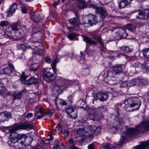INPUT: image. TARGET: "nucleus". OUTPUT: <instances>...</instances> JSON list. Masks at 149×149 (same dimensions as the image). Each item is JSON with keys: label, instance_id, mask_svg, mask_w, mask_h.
Here are the masks:
<instances>
[{"label": "nucleus", "instance_id": "nucleus-1", "mask_svg": "<svg viewBox=\"0 0 149 149\" xmlns=\"http://www.w3.org/2000/svg\"><path fill=\"white\" fill-rule=\"evenodd\" d=\"M149 130V120L144 121L141 123L136 127L130 128L121 135L120 140L121 143H123L125 139H127L130 137L135 136L139 133H143Z\"/></svg>", "mask_w": 149, "mask_h": 149}, {"label": "nucleus", "instance_id": "nucleus-2", "mask_svg": "<svg viewBox=\"0 0 149 149\" xmlns=\"http://www.w3.org/2000/svg\"><path fill=\"white\" fill-rule=\"evenodd\" d=\"M33 126L32 124L30 123H24L18 124L11 129H9V132L10 133V140L11 143H17L19 140L25 138L24 135L19 134L15 131L19 129L27 130L31 129L33 128Z\"/></svg>", "mask_w": 149, "mask_h": 149}, {"label": "nucleus", "instance_id": "nucleus-3", "mask_svg": "<svg viewBox=\"0 0 149 149\" xmlns=\"http://www.w3.org/2000/svg\"><path fill=\"white\" fill-rule=\"evenodd\" d=\"M101 131V128L94 125H87L82 128H80L76 131L77 136L81 137L82 140H84L87 138L91 137L93 134L97 135Z\"/></svg>", "mask_w": 149, "mask_h": 149}, {"label": "nucleus", "instance_id": "nucleus-4", "mask_svg": "<svg viewBox=\"0 0 149 149\" xmlns=\"http://www.w3.org/2000/svg\"><path fill=\"white\" fill-rule=\"evenodd\" d=\"M73 82L71 80L62 77L57 79L55 81L53 91L54 93H59L72 85Z\"/></svg>", "mask_w": 149, "mask_h": 149}, {"label": "nucleus", "instance_id": "nucleus-5", "mask_svg": "<svg viewBox=\"0 0 149 149\" xmlns=\"http://www.w3.org/2000/svg\"><path fill=\"white\" fill-rule=\"evenodd\" d=\"M124 103L125 104L124 108L127 111H130L131 109H129L133 107H134L133 110L138 109L141 104L140 100L138 97H135L128 98L125 101Z\"/></svg>", "mask_w": 149, "mask_h": 149}, {"label": "nucleus", "instance_id": "nucleus-6", "mask_svg": "<svg viewBox=\"0 0 149 149\" xmlns=\"http://www.w3.org/2000/svg\"><path fill=\"white\" fill-rule=\"evenodd\" d=\"M84 109L88 113V116L90 119L92 120H97L100 119L99 114L100 113L103 111L105 110V108L101 107L98 108L92 107L91 108L88 106H86L84 108Z\"/></svg>", "mask_w": 149, "mask_h": 149}, {"label": "nucleus", "instance_id": "nucleus-7", "mask_svg": "<svg viewBox=\"0 0 149 149\" xmlns=\"http://www.w3.org/2000/svg\"><path fill=\"white\" fill-rule=\"evenodd\" d=\"M69 10L73 12L76 16L79 8H84L86 7V2L84 0H71Z\"/></svg>", "mask_w": 149, "mask_h": 149}, {"label": "nucleus", "instance_id": "nucleus-8", "mask_svg": "<svg viewBox=\"0 0 149 149\" xmlns=\"http://www.w3.org/2000/svg\"><path fill=\"white\" fill-rule=\"evenodd\" d=\"M55 103L56 105L58 104H59L61 106H65V109H66L65 111L68 114L74 113V108L73 107H71L70 105H67V104L65 102L62 100L60 98H57L55 100Z\"/></svg>", "mask_w": 149, "mask_h": 149}, {"label": "nucleus", "instance_id": "nucleus-9", "mask_svg": "<svg viewBox=\"0 0 149 149\" xmlns=\"http://www.w3.org/2000/svg\"><path fill=\"white\" fill-rule=\"evenodd\" d=\"M136 18L139 19H146L149 18V10H138L135 13Z\"/></svg>", "mask_w": 149, "mask_h": 149}, {"label": "nucleus", "instance_id": "nucleus-10", "mask_svg": "<svg viewBox=\"0 0 149 149\" xmlns=\"http://www.w3.org/2000/svg\"><path fill=\"white\" fill-rule=\"evenodd\" d=\"M19 29L24 30V29H25V27L24 26L21 25L19 23H14L10 27L7 29L6 33H7L8 32V33H10V34H9V36L11 38H13L14 37V36L12 34L11 31H10V32H8L10 30H11L12 31H18Z\"/></svg>", "mask_w": 149, "mask_h": 149}, {"label": "nucleus", "instance_id": "nucleus-11", "mask_svg": "<svg viewBox=\"0 0 149 149\" xmlns=\"http://www.w3.org/2000/svg\"><path fill=\"white\" fill-rule=\"evenodd\" d=\"M42 72L44 78L46 81L50 82L55 79L56 77L55 75L49 72L47 68H44L42 70Z\"/></svg>", "mask_w": 149, "mask_h": 149}, {"label": "nucleus", "instance_id": "nucleus-12", "mask_svg": "<svg viewBox=\"0 0 149 149\" xmlns=\"http://www.w3.org/2000/svg\"><path fill=\"white\" fill-rule=\"evenodd\" d=\"M90 7L95 9L100 14V20H102L104 19L108 15L107 11L103 7H98L96 5L93 4H90Z\"/></svg>", "mask_w": 149, "mask_h": 149}, {"label": "nucleus", "instance_id": "nucleus-13", "mask_svg": "<svg viewBox=\"0 0 149 149\" xmlns=\"http://www.w3.org/2000/svg\"><path fill=\"white\" fill-rule=\"evenodd\" d=\"M13 66L10 64H5L1 67L0 73L1 74H9L14 70Z\"/></svg>", "mask_w": 149, "mask_h": 149}, {"label": "nucleus", "instance_id": "nucleus-14", "mask_svg": "<svg viewBox=\"0 0 149 149\" xmlns=\"http://www.w3.org/2000/svg\"><path fill=\"white\" fill-rule=\"evenodd\" d=\"M39 43L36 41H28L24 43L26 49H33L34 47H37L39 45Z\"/></svg>", "mask_w": 149, "mask_h": 149}, {"label": "nucleus", "instance_id": "nucleus-15", "mask_svg": "<svg viewBox=\"0 0 149 149\" xmlns=\"http://www.w3.org/2000/svg\"><path fill=\"white\" fill-rule=\"evenodd\" d=\"M39 78L38 75L31 77L28 79L26 80L25 84L28 85H35L38 83Z\"/></svg>", "mask_w": 149, "mask_h": 149}, {"label": "nucleus", "instance_id": "nucleus-16", "mask_svg": "<svg viewBox=\"0 0 149 149\" xmlns=\"http://www.w3.org/2000/svg\"><path fill=\"white\" fill-rule=\"evenodd\" d=\"M123 65H117L111 68V72L114 74L121 72L123 70Z\"/></svg>", "mask_w": 149, "mask_h": 149}, {"label": "nucleus", "instance_id": "nucleus-17", "mask_svg": "<svg viewBox=\"0 0 149 149\" xmlns=\"http://www.w3.org/2000/svg\"><path fill=\"white\" fill-rule=\"evenodd\" d=\"M87 20L91 25L95 24L98 21L97 16L92 14H89L88 15Z\"/></svg>", "mask_w": 149, "mask_h": 149}, {"label": "nucleus", "instance_id": "nucleus-18", "mask_svg": "<svg viewBox=\"0 0 149 149\" xmlns=\"http://www.w3.org/2000/svg\"><path fill=\"white\" fill-rule=\"evenodd\" d=\"M77 14L76 16V17H73L71 18L69 20V21L70 24H71L74 27L78 26L80 24V20L79 18L77 16Z\"/></svg>", "mask_w": 149, "mask_h": 149}, {"label": "nucleus", "instance_id": "nucleus-19", "mask_svg": "<svg viewBox=\"0 0 149 149\" xmlns=\"http://www.w3.org/2000/svg\"><path fill=\"white\" fill-rule=\"evenodd\" d=\"M120 147V143H114L113 145L108 143L104 146V149H118Z\"/></svg>", "mask_w": 149, "mask_h": 149}, {"label": "nucleus", "instance_id": "nucleus-20", "mask_svg": "<svg viewBox=\"0 0 149 149\" xmlns=\"http://www.w3.org/2000/svg\"><path fill=\"white\" fill-rule=\"evenodd\" d=\"M17 8V5L15 3H13L12 5H10L7 11L8 16L12 15L14 13Z\"/></svg>", "mask_w": 149, "mask_h": 149}, {"label": "nucleus", "instance_id": "nucleus-21", "mask_svg": "<svg viewBox=\"0 0 149 149\" xmlns=\"http://www.w3.org/2000/svg\"><path fill=\"white\" fill-rule=\"evenodd\" d=\"M149 147V140L143 142L141 144L136 146L134 149H145Z\"/></svg>", "mask_w": 149, "mask_h": 149}, {"label": "nucleus", "instance_id": "nucleus-22", "mask_svg": "<svg viewBox=\"0 0 149 149\" xmlns=\"http://www.w3.org/2000/svg\"><path fill=\"white\" fill-rule=\"evenodd\" d=\"M131 63L136 72H138L141 70L142 66L141 63L138 62H135L134 61H132Z\"/></svg>", "mask_w": 149, "mask_h": 149}, {"label": "nucleus", "instance_id": "nucleus-23", "mask_svg": "<svg viewBox=\"0 0 149 149\" xmlns=\"http://www.w3.org/2000/svg\"><path fill=\"white\" fill-rule=\"evenodd\" d=\"M89 67L87 65H84L81 71L82 74L84 76H87L89 73Z\"/></svg>", "mask_w": 149, "mask_h": 149}, {"label": "nucleus", "instance_id": "nucleus-24", "mask_svg": "<svg viewBox=\"0 0 149 149\" xmlns=\"http://www.w3.org/2000/svg\"><path fill=\"white\" fill-rule=\"evenodd\" d=\"M31 19L36 22H38L40 19V15L36 13H33L31 15Z\"/></svg>", "mask_w": 149, "mask_h": 149}, {"label": "nucleus", "instance_id": "nucleus-25", "mask_svg": "<svg viewBox=\"0 0 149 149\" xmlns=\"http://www.w3.org/2000/svg\"><path fill=\"white\" fill-rule=\"evenodd\" d=\"M84 41L90 45H95L96 44V42L91 39L89 37L87 36L83 37Z\"/></svg>", "mask_w": 149, "mask_h": 149}, {"label": "nucleus", "instance_id": "nucleus-26", "mask_svg": "<svg viewBox=\"0 0 149 149\" xmlns=\"http://www.w3.org/2000/svg\"><path fill=\"white\" fill-rule=\"evenodd\" d=\"M40 65L39 63H36L31 65L29 67V70L36 72L38 70Z\"/></svg>", "mask_w": 149, "mask_h": 149}, {"label": "nucleus", "instance_id": "nucleus-27", "mask_svg": "<svg viewBox=\"0 0 149 149\" xmlns=\"http://www.w3.org/2000/svg\"><path fill=\"white\" fill-rule=\"evenodd\" d=\"M136 82L137 83V85L140 86L146 85L148 84L146 80L143 79H136Z\"/></svg>", "mask_w": 149, "mask_h": 149}, {"label": "nucleus", "instance_id": "nucleus-28", "mask_svg": "<svg viewBox=\"0 0 149 149\" xmlns=\"http://www.w3.org/2000/svg\"><path fill=\"white\" fill-rule=\"evenodd\" d=\"M58 62V60L57 58H55L53 61L52 63L51 64L52 68L54 74H56L57 72L56 66L57 63Z\"/></svg>", "mask_w": 149, "mask_h": 149}, {"label": "nucleus", "instance_id": "nucleus-29", "mask_svg": "<svg viewBox=\"0 0 149 149\" xmlns=\"http://www.w3.org/2000/svg\"><path fill=\"white\" fill-rule=\"evenodd\" d=\"M108 129L111 133H115L118 131L117 127L111 125L109 126Z\"/></svg>", "mask_w": 149, "mask_h": 149}, {"label": "nucleus", "instance_id": "nucleus-30", "mask_svg": "<svg viewBox=\"0 0 149 149\" xmlns=\"http://www.w3.org/2000/svg\"><path fill=\"white\" fill-rule=\"evenodd\" d=\"M143 54L145 58L149 59V47L143 49Z\"/></svg>", "mask_w": 149, "mask_h": 149}, {"label": "nucleus", "instance_id": "nucleus-31", "mask_svg": "<svg viewBox=\"0 0 149 149\" xmlns=\"http://www.w3.org/2000/svg\"><path fill=\"white\" fill-rule=\"evenodd\" d=\"M1 112L2 113V115L5 116L7 120L11 118L12 115L10 112L4 111Z\"/></svg>", "mask_w": 149, "mask_h": 149}, {"label": "nucleus", "instance_id": "nucleus-32", "mask_svg": "<svg viewBox=\"0 0 149 149\" xmlns=\"http://www.w3.org/2000/svg\"><path fill=\"white\" fill-rule=\"evenodd\" d=\"M125 29L131 31H133L135 30V26L132 24L127 25L125 27Z\"/></svg>", "mask_w": 149, "mask_h": 149}, {"label": "nucleus", "instance_id": "nucleus-33", "mask_svg": "<svg viewBox=\"0 0 149 149\" xmlns=\"http://www.w3.org/2000/svg\"><path fill=\"white\" fill-rule=\"evenodd\" d=\"M120 49L122 51L126 53H130L132 51V49H130L127 46L121 47Z\"/></svg>", "mask_w": 149, "mask_h": 149}, {"label": "nucleus", "instance_id": "nucleus-34", "mask_svg": "<svg viewBox=\"0 0 149 149\" xmlns=\"http://www.w3.org/2000/svg\"><path fill=\"white\" fill-rule=\"evenodd\" d=\"M93 38L95 40L98 42L100 44L102 47H104V44L102 41V38L100 36L98 35L95 36Z\"/></svg>", "mask_w": 149, "mask_h": 149}, {"label": "nucleus", "instance_id": "nucleus-35", "mask_svg": "<svg viewBox=\"0 0 149 149\" xmlns=\"http://www.w3.org/2000/svg\"><path fill=\"white\" fill-rule=\"evenodd\" d=\"M20 81L21 83L25 84V79L26 78V76L25 75L24 72H22V74L20 75Z\"/></svg>", "mask_w": 149, "mask_h": 149}, {"label": "nucleus", "instance_id": "nucleus-36", "mask_svg": "<svg viewBox=\"0 0 149 149\" xmlns=\"http://www.w3.org/2000/svg\"><path fill=\"white\" fill-rule=\"evenodd\" d=\"M53 129L58 133H61L62 131V128L59 125H58L56 127L54 126L53 127Z\"/></svg>", "mask_w": 149, "mask_h": 149}, {"label": "nucleus", "instance_id": "nucleus-37", "mask_svg": "<svg viewBox=\"0 0 149 149\" xmlns=\"http://www.w3.org/2000/svg\"><path fill=\"white\" fill-rule=\"evenodd\" d=\"M119 7L120 8H123L127 6L123 0H118V1Z\"/></svg>", "mask_w": 149, "mask_h": 149}, {"label": "nucleus", "instance_id": "nucleus-38", "mask_svg": "<svg viewBox=\"0 0 149 149\" xmlns=\"http://www.w3.org/2000/svg\"><path fill=\"white\" fill-rule=\"evenodd\" d=\"M53 149H66L64 146L61 143L56 144L53 147Z\"/></svg>", "mask_w": 149, "mask_h": 149}, {"label": "nucleus", "instance_id": "nucleus-39", "mask_svg": "<svg viewBox=\"0 0 149 149\" xmlns=\"http://www.w3.org/2000/svg\"><path fill=\"white\" fill-rule=\"evenodd\" d=\"M123 31L122 29V28L120 27L116 28L112 30L113 33L117 34L118 35L120 34V32H123Z\"/></svg>", "mask_w": 149, "mask_h": 149}, {"label": "nucleus", "instance_id": "nucleus-40", "mask_svg": "<svg viewBox=\"0 0 149 149\" xmlns=\"http://www.w3.org/2000/svg\"><path fill=\"white\" fill-rule=\"evenodd\" d=\"M77 58L80 63H83L85 59V57L81 51L80 52V56L77 57Z\"/></svg>", "mask_w": 149, "mask_h": 149}, {"label": "nucleus", "instance_id": "nucleus-41", "mask_svg": "<svg viewBox=\"0 0 149 149\" xmlns=\"http://www.w3.org/2000/svg\"><path fill=\"white\" fill-rule=\"evenodd\" d=\"M13 99L14 100L16 99H20L22 97V94L21 92L16 93L13 94Z\"/></svg>", "mask_w": 149, "mask_h": 149}, {"label": "nucleus", "instance_id": "nucleus-42", "mask_svg": "<svg viewBox=\"0 0 149 149\" xmlns=\"http://www.w3.org/2000/svg\"><path fill=\"white\" fill-rule=\"evenodd\" d=\"M103 93L99 92L95 97V98L97 100H99L101 101H103L102 98Z\"/></svg>", "mask_w": 149, "mask_h": 149}, {"label": "nucleus", "instance_id": "nucleus-43", "mask_svg": "<svg viewBox=\"0 0 149 149\" xmlns=\"http://www.w3.org/2000/svg\"><path fill=\"white\" fill-rule=\"evenodd\" d=\"M77 35L74 33H70L68 35V38L71 40H73L76 38Z\"/></svg>", "mask_w": 149, "mask_h": 149}, {"label": "nucleus", "instance_id": "nucleus-44", "mask_svg": "<svg viewBox=\"0 0 149 149\" xmlns=\"http://www.w3.org/2000/svg\"><path fill=\"white\" fill-rule=\"evenodd\" d=\"M43 111L37 112L35 113V116L37 117V119H40L44 115Z\"/></svg>", "mask_w": 149, "mask_h": 149}, {"label": "nucleus", "instance_id": "nucleus-45", "mask_svg": "<svg viewBox=\"0 0 149 149\" xmlns=\"http://www.w3.org/2000/svg\"><path fill=\"white\" fill-rule=\"evenodd\" d=\"M136 79H133L130 80V81L128 82L129 87H130L133 86H134L136 85H137V83L136 82Z\"/></svg>", "mask_w": 149, "mask_h": 149}, {"label": "nucleus", "instance_id": "nucleus-46", "mask_svg": "<svg viewBox=\"0 0 149 149\" xmlns=\"http://www.w3.org/2000/svg\"><path fill=\"white\" fill-rule=\"evenodd\" d=\"M6 91V89L3 86V84L0 83V94L4 93Z\"/></svg>", "mask_w": 149, "mask_h": 149}, {"label": "nucleus", "instance_id": "nucleus-47", "mask_svg": "<svg viewBox=\"0 0 149 149\" xmlns=\"http://www.w3.org/2000/svg\"><path fill=\"white\" fill-rule=\"evenodd\" d=\"M122 29L123 31V32H120L119 35H120L121 36L123 37H126L128 35V33H127L126 29H125L122 28Z\"/></svg>", "mask_w": 149, "mask_h": 149}, {"label": "nucleus", "instance_id": "nucleus-48", "mask_svg": "<svg viewBox=\"0 0 149 149\" xmlns=\"http://www.w3.org/2000/svg\"><path fill=\"white\" fill-rule=\"evenodd\" d=\"M33 53L34 54L40 56L42 55L43 52L42 49H38L36 51H33Z\"/></svg>", "mask_w": 149, "mask_h": 149}, {"label": "nucleus", "instance_id": "nucleus-49", "mask_svg": "<svg viewBox=\"0 0 149 149\" xmlns=\"http://www.w3.org/2000/svg\"><path fill=\"white\" fill-rule=\"evenodd\" d=\"M7 121V119L5 116L2 115V113H0V123H4L5 121Z\"/></svg>", "mask_w": 149, "mask_h": 149}, {"label": "nucleus", "instance_id": "nucleus-50", "mask_svg": "<svg viewBox=\"0 0 149 149\" xmlns=\"http://www.w3.org/2000/svg\"><path fill=\"white\" fill-rule=\"evenodd\" d=\"M24 142L21 141L19 144L15 146V147L16 148H18L19 149H24V148L23 147L24 145Z\"/></svg>", "mask_w": 149, "mask_h": 149}, {"label": "nucleus", "instance_id": "nucleus-51", "mask_svg": "<svg viewBox=\"0 0 149 149\" xmlns=\"http://www.w3.org/2000/svg\"><path fill=\"white\" fill-rule=\"evenodd\" d=\"M128 85L129 84L128 81H125L122 82L121 84V86L123 88H127L129 87Z\"/></svg>", "mask_w": 149, "mask_h": 149}, {"label": "nucleus", "instance_id": "nucleus-52", "mask_svg": "<svg viewBox=\"0 0 149 149\" xmlns=\"http://www.w3.org/2000/svg\"><path fill=\"white\" fill-rule=\"evenodd\" d=\"M54 111L55 110L54 109H51L46 113V114L49 117H50L52 116L53 113L54 112Z\"/></svg>", "mask_w": 149, "mask_h": 149}, {"label": "nucleus", "instance_id": "nucleus-53", "mask_svg": "<svg viewBox=\"0 0 149 149\" xmlns=\"http://www.w3.org/2000/svg\"><path fill=\"white\" fill-rule=\"evenodd\" d=\"M18 48L23 51H25L26 50L24 43L19 45L18 46Z\"/></svg>", "mask_w": 149, "mask_h": 149}, {"label": "nucleus", "instance_id": "nucleus-54", "mask_svg": "<svg viewBox=\"0 0 149 149\" xmlns=\"http://www.w3.org/2000/svg\"><path fill=\"white\" fill-rule=\"evenodd\" d=\"M8 22L6 21H1L0 23V26L2 27L7 25L8 24Z\"/></svg>", "mask_w": 149, "mask_h": 149}, {"label": "nucleus", "instance_id": "nucleus-55", "mask_svg": "<svg viewBox=\"0 0 149 149\" xmlns=\"http://www.w3.org/2000/svg\"><path fill=\"white\" fill-rule=\"evenodd\" d=\"M145 67L146 68V70L149 72V60L145 62Z\"/></svg>", "mask_w": 149, "mask_h": 149}, {"label": "nucleus", "instance_id": "nucleus-56", "mask_svg": "<svg viewBox=\"0 0 149 149\" xmlns=\"http://www.w3.org/2000/svg\"><path fill=\"white\" fill-rule=\"evenodd\" d=\"M72 115L68 114V117L69 118H74V119L77 117V114L76 113H74V114L72 113Z\"/></svg>", "mask_w": 149, "mask_h": 149}, {"label": "nucleus", "instance_id": "nucleus-57", "mask_svg": "<svg viewBox=\"0 0 149 149\" xmlns=\"http://www.w3.org/2000/svg\"><path fill=\"white\" fill-rule=\"evenodd\" d=\"M40 31V29L38 27H35L33 28V33H34L39 32Z\"/></svg>", "mask_w": 149, "mask_h": 149}, {"label": "nucleus", "instance_id": "nucleus-58", "mask_svg": "<svg viewBox=\"0 0 149 149\" xmlns=\"http://www.w3.org/2000/svg\"><path fill=\"white\" fill-rule=\"evenodd\" d=\"M35 110L36 111V112L41 111H43V110L40 107L39 105L35 107Z\"/></svg>", "mask_w": 149, "mask_h": 149}, {"label": "nucleus", "instance_id": "nucleus-59", "mask_svg": "<svg viewBox=\"0 0 149 149\" xmlns=\"http://www.w3.org/2000/svg\"><path fill=\"white\" fill-rule=\"evenodd\" d=\"M108 97V95L106 93H103V101L107 100Z\"/></svg>", "mask_w": 149, "mask_h": 149}, {"label": "nucleus", "instance_id": "nucleus-60", "mask_svg": "<svg viewBox=\"0 0 149 149\" xmlns=\"http://www.w3.org/2000/svg\"><path fill=\"white\" fill-rule=\"evenodd\" d=\"M45 61L47 63H50L51 60L48 56L46 57L45 58Z\"/></svg>", "mask_w": 149, "mask_h": 149}, {"label": "nucleus", "instance_id": "nucleus-61", "mask_svg": "<svg viewBox=\"0 0 149 149\" xmlns=\"http://www.w3.org/2000/svg\"><path fill=\"white\" fill-rule=\"evenodd\" d=\"M69 131L68 130H65L63 132V134L65 138L67 137L69 134Z\"/></svg>", "mask_w": 149, "mask_h": 149}, {"label": "nucleus", "instance_id": "nucleus-62", "mask_svg": "<svg viewBox=\"0 0 149 149\" xmlns=\"http://www.w3.org/2000/svg\"><path fill=\"white\" fill-rule=\"evenodd\" d=\"M83 25L84 26H85L86 27H89L90 26H92L93 25H91L89 22H84L83 24Z\"/></svg>", "mask_w": 149, "mask_h": 149}, {"label": "nucleus", "instance_id": "nucleus-63", "mask_svg": "<svg viewBox=\"0 0 149 149\" xmlns=\"http://www.w3.org/2000/svg\"><path fill=\"white\" fill-rule=\"evenodd\" d=\"M22 10L23 13H26L27 12L26 8L25 6H23L22 8Z\"/></svg>", "mask_w": 149, "mask_h": 149}, {"label": "nucleus", "instance_id": "nucleus-64", "mask_svg": "<svg viewBox=\"0 0 149 149\" xmlns=\"http://www.w3.org/2000/svg\"><path fill=\"white\" fill-rule=\"evenodd\" d=\"M33 116V114L32 113H28L27 114L26 117L27 118L29 119V118H31Z\"/></svg>", "mask_w": 149, "mask_h": 149}]
</instances>
